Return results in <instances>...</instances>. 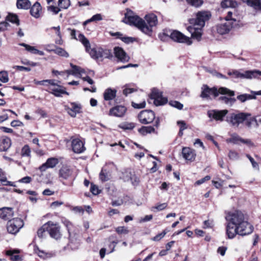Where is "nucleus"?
I'll return each mask as SVG.
<instances>
[{"mask_svg":"<svg viewBox=\"0 0 261 261\" xmlns=\"http://www.w3.org/2000/svg\"><path fill=\"white\" fill-rule=\"evenodd\" d=\"M227 221L226 234L229 239H233L238 234L246 236L253 230V226L245 220L243 213L240 211L229 212L226 216Z\"/></svg>","mask_w":261,"mask_h":261,"instance_id":"1","label":"nucleus"},{"mask_svg":"<svg viewBox=\"0 0 261 261\" xmlns=\"http://www.w3.org/2000/svg\"><path fill=\"white\" fill-rule=\"evenodd\" d=\"M219 94L227 95L230 97L234 95V91L226 87H220L217 89L216 87L210 88L207 85H203L202 87V92L200 96L203 98H208L211 95L215 97H217Z\"/></svg>","mask_w":261,"mask_h":261,"instance_id":"2","label":"nucleus"},{"mask_svg":"<svg viewBox=\"0 0 261 261\" xmlns=\"http://www.w3.org/2000/svg\"><path fill=\"white\" fill-rule=\"evenodd\" d=\"M126 12L124 14V17L122 20V22L130 25L135 26L141 31L142 25L144 24V20L136 15L135 13L129 9H126Z\"/></svg>","mask_w":261,"mask_h":261,"instance_id":"3","label":"nucleus"},{"mask_svg":"<svg viewBox=\"0 0 261 261\" xmlns=\"http://www.w3.org/2000/svg\"><path fill=\"white\" fill-rule=\"evenodd\" d=\"M247 116L246 112L237 111L235 113L229 114L226 117L225 121L229 125L234 128H238L240 125L244 122Z\"/></svg>","mask_w":261,"mask_h":261,"instance_id":"4","label":"nucleus"},{"mask_svg":"<svg viewBox=\"0 0 261 261\" xmlns=\"http://www.w3.org/2000/svg\"><path fill=\"white\" fill-rule=\"evenodd\" d=\"M144 18L146 21L144 20V24L142 25L141 32L150 36L152 32V28L156 26L158 23L157 16L153 13H150L146 15Z\"/></svg>","mask_w":261,"mask_h":261,"instance_id":"5","label":"nucleus"},{"mask_svg":"<svg viewBox=\"0 0 261 261\" xmlns=\"http://www.w3.org/2000/svg\"><path fill=\"white\" fill-rule=\"evenodd\" d=\"M211 17V14L209 11H201L196 13L195 18L190 19L189 22L194 26L202 28L205 25V22Z\"/></svg>","mask_w":261,"mask_h":261,"instance_id":"6","label":"nucleus"},{"mask_svg":"<svg viewBox=\"0 0 261 261\" xmlns=\"http://www.w3.org/2000/svg\"><path fill=\"white\" fill-rule=\"evenodd\" d=\"M228 74L229 75H233L236 78L251 79L257 78L261 76V71L257 70H248L244 73H241L237 70H234L232 72H228Z\"/></svg>","mask_w":261,"mask_h":261,"instance_id":"7","label":"nucleus"},{"mask_svg":"<svg viewBox=\"0 0 261 261\" xmlns=\"http://www.w3.org/2000/svg\"><path fill=\"white\" fill-rule=\"evenodd\" d=\"M23 225L24 223L21 219L18 218L12 219L9 220L7 223V230L10 233L16 234Z\"/></svg>","mask_w":261,"mask_h":261,"instance_id":"8","label":"nucleus"},{"mask_svg":"<svg viewBox=\"0 0 261 261\" xmlns=\"http://www.w3.org/2000/svg\"><path fill=\"white\" fill-rule=\"evenodd\" d=\"M59 177L63 180H73L75 177L73 169L69 166H63L59 170Z\"/></svg>","mask_w":261,"mask_h":261,"instance_id":"9","label":"nucleus"},{"mask_svg":"<svg viewBox=\"0 0 261 261\" xmlns=\"http://www.w3.org/2000/svg\"><path fill=\"white\" fill-rule=\"evenodd\" d=\"M149 97L151 99L153 100V103L156 106L165 105L168 101L166 97H163L162 92L155 88L152 89Z\"/></svg>","mask_w":261,"mask_h":261,"instance_id":"10","label":"nucleus"},{"mask_svg":"<svg viewBox=\"0 0 261 261\" xmlns=\"http://www.w3.org/2000/svg\"><path fill=\"white\" fill-rule=\"evenodd\" d=\"M169 36L172 40L178 43H184L189 45L192 43V42L189 37L185 36L179 31L176 30L172 31Z\"/></svg>","mask_w":261,"mask_h":261,"instance_id":"11","label":"nucleus"},{"mask_svg":"<svg viewBox=\"0 0 261 261\" xmlns=\"http://www.w3.org/2000/svg\"><path fill=\"white\" fill-rule=\"evenodd\" d=\"M47 223V233L50 237L59 240L61 238L62 234L60 231V227L58 223H54L52 221H48Z\"/></svg>","mask_w":261,"mask_h":261,"instance_id":"12","label":"nucleus"},{"mask_svg":"<svg viewBox=\"0 0 261 261\" xmlns=\"http://www.w3.org/2000/svg\"><path fill=\"white\" fill-rule=\"evenodd\" d=\"M139 121L142 124H149L155 119V114L151 110L142 111L138 115Z\"/></svg>","mask_w":261,"mask_h":261,"instance_id":"13","label":"nucleus"},{"mask_svg":"<svg viewBox=\"0 0 261 261\" xmlns=\"http://www.w3.org/2000/svg\"><path fill=\"white\" fill-rule=\"evenodd\" d=\"M227 110H211L207 111L208 117L217 121H222L224 117L228 114Z\"/></svg>","mask_w":261,"mask_h":261,"instance_id":"14","label":"nucleus"},{"mask_svg":"<svg viewBox=\"0 0 261 261\" xmlns=\"http://www.w3.org/2000/svg\"><path fill=\"white\" fill-rule=\"evenodd\" d=\"M48 91L56 97H61L62 94L69 95V93L66 91V88L59 85L56 87H49Z\"/></svg>","mask_w":261,"mask_h":261,"instance_id":"15","label":"nucleus"},{"mask_svg":"<svg viewBox=\"0 0 261 261\" xmlns=\"http://www.w3.org/2000/svg\"><path fill=\"white\" fill-rule=\"evenodd\" d=\"M114 53L115 57L122 62H126L129 60V57L121 47H115Z\"/></svg>","mask_w":261,"mask_h":261,"instance_id":"16","label":"nucleus"},{"mask_svg":"<svg viewBox=\"0 0 261 261\" xmlns=\"http://www.w3.org/2000/svg\"><path fill=\"white\" fill-rule=\"evenodd\" d=\"M182 154L185 160L191 162L195 160L196 155L195 150L189 147H183Z\"/></svg>","mask_w":261,"mask_h":261,"instance_id":"17","label":"nucleus"},{"mask_svg":"<svg viewBox=\"0 0 261 261\" xmlns=\"http://www.w3.org/2000/svg\"><path fill=\"white\" fill-rule=\"evenodd\" d=\"M246 114H247V116L244 122L245 125L249 128H251L253 126L257 128L259 124L255 117L252 116L251 114L249 113L246 112Z\"/></svg>","mask_w":261,"mask_h":261,"instance_id":"18","label":"nucleus"},{"mask_svg":"<svg viewBox=\"0 0 261 261\" xmlns=\"http://www.w3.org/2000/svg\"><path fill=\"white\" fill-rule=\"evenodd\" d=\"M73 151L77 153L83 152L85 150L83 142L79 139H73L72 141Z\"/></svg>","mask_w":261,"mask_h":261,"instance_id":"19","label":"nucleus"},{"mask_svg":"<svg viewBox=\"0 0 261 261\" xmlns=\"http://www.w3.org/2000/svg\"><path fill=\"white\" fill-rule=\"evenodd\" d=\"M232 27V23L230 21H226L224 23H221L217 25V31L221 34L224 35L228 33Z\"/></svg>","mask_w":261,"mask_h":261,"instance_id":"20","label":"nucleus"},{"mask_svg":"<svg viewBox=\"0 0 261 261\" xmlns=\"http://www.w3.org/2000/svg\"><path fill=\"white\" fill-rule=\"evenodd\" d=\"M59 163L57 158H50L47 159L46 162L39 167L41 171H45L48 168L55 167Z\"/></svg>","mask_w":261,"mask_h":261,"instance_id":"21","label":"nucleus"},{"mask_svg":"<svg viewBox=\"0 0 261 261\" xmlns=\"http://www.w3.org/2000/svg\"><path fill=\"white\" fill-rule=\"evenodd\" d=\"M14 215L13 208L11 207H5L0 208V218L7 220L11 218Z\"/></svg>","mask_w":261,"mask_h":261,"instance_id":"22","label":"nucleus"},{"mask_svg":"<svg viewBox=\"0 0 261 261\" xmlns=\"http://www.w3.org/2000/svg\"><path fill=\"white\" fill-rule=\"evenodd\" d=\"M229 142H232L234 144H237L238 141L246 144L249 146H253L254 144L249 139H244L240 137L236 134H233L231 135V138L228 140Z\"/></svg>","mask_w":261,"mask_h":261,"instance_id":"23","label":"nucleus"},{"mask_svg":"<svg viewBox=\"0 0 261 261\" xmlns=\"http://www.w3.org/2000/svg\"><path fill=\"white\" fill-rule=\"evenodd\" d=\"M126 108L124 106H118L110 110L109 114L116 117H122L126 112Z\"/></svg>","mask_w":261,"mask_h":261,"instance_id":"24","label":"nucleus"},{"mask_svg":"<svg viewBox=\"0 0 261 261\" xmlns=\"http://www.w3.org/2000/svg\"><path fill=\"white\" fill-rule=\"evenodd\" d=\"M81 106L75 102L70 103V106L66 109L68 113L72 117H75L77 113L80 112Z\"/></svg>","mask_w":261,"mask_h":261,"instance_id":"25","label":"nucleus"},{"mask_svg":"<svg viewBox=\"0 0 261 261\" xmlns=\"http://www.w3.org/2000/svg\"><path fill=\"white\" fill-rule=\"evenodd\" d=\"M188 30L191 33V36L193 38L197 39L199 41L202 36V28L198 26H194V27H189Z\"/></svg>","mask_w":261,"mask_h":261,"instance_id":"26","label":"nucleus"},{"mask_svg":"<svg viewBox=\"0 0 261 261\" xmlns=\"http://www.w3.org/2000/svg\"><path fill=\"white\" fill-rule=\"evenodd\" d=\"M101 48H93L87 51L94 60L101 61Z\"/></svg>","mask_w":261,"mask_h":261,"instance_id":"27","label":"nucleus"},{"mask_svg":"<svg viewBox=\"0 0 261 261\" xmlns=\"http://www.w3.org/2000/svg\"><path fill=\"white\" fill-rule=\"evenodd\" d=\"M11 145V140L9 138L3 137L0 140V151H7Z\"/></svg>","mask_w":261,"mask_h":261,"instance_id":"28","label":"nucleus"},{"mask_svg":"<svg viewBox=\"0 0 261 261\" xmlns=\"http://www.w3.org/2000/svg\"><path fill=\"white\" fill-rule=\"evenodd\" d=\"M41 10L40 4L36 2L31 7L30 10L31 14L35 18H38L40 16V12Z\"/></svg>","mask_w":261,"mask_h":261,"instance_id":"29","label":"nucleus"},{"mask_svg":"<svg viewBox=\"0 0 261 261\" xmlns=\"http://www.w3.org/2000/svg\"><path fill=\"white\" fill-rule=\"evenodd\" d=\"M248 6L251 7L256 10H261V0H242Z\"/></svg>","mask_w":261,"mask_h":261,"instance_id":"30","label":"nucleus"},{"mask_svg":"<svg viewBox=\"0 0 261 261\" xmlns=\"http://www.w3.org/2000/svg\"><path fill=\"white\" fill-rule=\"evenodd\" d=\"M99 178L103 182L107 181L111 178V174L109 171L102 168L99 173Z\"/></svg>","mask_w":261,"mask_h":261,"instance_id":"31","label":"nucleus"},{"mask_svg":"<svg viewBox=\"0 0 261 261\" xmlns=\"http://www.w3.org/2000/svg\"><path fill=\"white\" fill-rule=\"evenodd\" d=\"M116 90L108 88L104 92L103 96L106 100H112L116 96Z\"/></svg>","mask_w":261,"mask_h":261,"instance_id":"32","label":"nucleus"},{"mask_svg":"<svg viewBox=\"0 0 261 261\" xmlns=\"http://www.w3.org/2000/svg\"><path fill=\"white\" fill-rule=\"evenodd\" d=\"M55 48H56L55 49H48L46 48V50L48 51H53L57 55L62 57H68L69 56L68 53L63 48L56 46Z\"/></svg>","mask_w":261,"mask_h":261,"instance_id":"33","label":"nucleus"},{"mask_svg":"<svg viewBox=\"0 0 261 261\" xmlns=\"http://www.w3.org/2000/svg\"><path fill=\"white\" fill-rule=\"evenodd\" d=\"M112 36H116L117 38H120L124 42L128 44L132 43L134 41V39L132 37H122V34L120 32L112 33H111Z\"/></svg>","mask_w":261,"mask_h":261,"instance_id":"34","label":"nucleus"},{"mask_svg":"<svg viewBox=\"0 0 261 261\" xmlns=\"http://www.w3.org/2000/svg\"><path fill=\"white\" fill-rule=\"evenodd\" d=\"M237 5V2L235 0H223L221 3V6L223 8H236Z\"/></svg>","mask_w":261,"mask_h":261,"instance_id":"35","label":"nucleus"},{"mask_svg":"<svg viewBox=\"0 0 261 261\" xmlns=\"http://www.w3.org/2000/svg\"><path fill=\"white\" fill-rule=\"evenodd\" d=\"M16 5L18 9H28L31 4L29 0H17Z\"/></svg>","mask_w":261,"mask_h":261,"instance_id":"36","label":"nucleus"},{"mask_svg":"<svg viewBox=\"0 0 261 261\" xmlns=\"http://www.w3.org/2000/svg\"><path fill=\"white\" fill-rule=\"evenodd\" d=\"M256 97L255 95H252L249 94H242L238 95L237 99L240 101L241 102H245L246 101L250 99H255Z\"/></svg>","mask_w":261,"mask_h":261,"instance_id":"37","label":"nucleus"},{"mask_svg":"<svg viewBox=\"0 0 261 261\" xmlns=\"http://www.w3.org/2000/svg\"><path fill=\"white\" fill-rule=\"evenodd\" d=\"M138 132L142 135L145 136L147 134H150L155 132V129L151 126H142L138 129Z\"/></svg>","mask_w":261,"mask_h":261,"instance_id":"38","label":"nucleus"},{"mask_svg":"<svg viewBox=\"0 0 261 261\" xmlns=\"http://www.w3.org/2000/svg\"><path fill=\"white\" fill-rule=\"evenodd\" d=\"M79 40L82 43V44L84 45L86 50L88 51L89 49H90V43L89 40L85 37V36L82 34H80L79 35Z\"/></svg>","mask_w":261,"mask_h":261,"instance_id":"39","label":"nucleus"},{"mask_svg":"<svg viewBox=\"0 0 261 261\" xmlns=\"http://www.w3.org/2000/svg\"><path fill=\"white\" fill-rule=\"evenodd\" d=\"M219 100L229 106H232L236 101L235 98L228 97L224 96L220 97Z\"/></svg>","mask_w":261,"mask_h":261,"instance_id":"40","label":"nucleus"},{"mask_svg":"<svg viewBox=\"0 0 261 261\" xmlns=\"http://www.w3.org/2000/svg\"><path fill=\"white\" fill-rule=\"evenodd\" d=\"M70 66L72 68V70H67L66 72L68 74H75L84 72V69H82L80 67L74 65L72 63L70 64Z\"/></svg>","mask_w":261,"mask_h":261,"instance_id":"41","label":"nucleus"},{"mask_svg":"<svg viewBox=\"0 0 261 261\" xmlns=\"http://www.w3.org/2000/svg\"><path fill=\"white\" fill-rule=\"evenodd\" d=\"M6 20L15 23L17 25L20 24L17 15L14 14L9 13L6 17Z\"/></svg>","mask_w":261,"mask_h":261,"instance_id":"42","label":"nucleus"},{"mask_svg":"<svg viewBox=\"0 0 261 261\" xmlns=\"http://www.w3.org/2000/svg\"><path fill=\"white\" fill-rule=\"evenodd\" d=\"M47 232V223L44 224L37 231V235L40 238H43L46 236Z\"/></svg>","mask_w":261,"mask_h":261,"instance_id":"43","label":"nucleus"},{"mask_svg":"<svg viewBox=\"0 0 261 261\" xmlns=\"http://www.w3.org/2000/svg\"><path fill=\"white\" fill-rule=\"evenodd\" d=\"M101 61L104 58L111 59L113 57L112 51L110 49H104L101 48Z\"/></svg>","mask_w":261,"mask_h":261,"instance_id":"44","label":"nucleus"},{"mask_svg":"<svg viewBox=\"0 0 261 261\" xmlns=\"http://www.w3.org/2000/svg\"><path fill=\"white\" fill-rule=\"evenodd\" d=\"M187 3L194 7H199L203 4V0H186Z\"/></svg>","mask_w":261,"mask_h":261,"instance_id":"45","label":"nucleus"},{"mask_svg":"<svg viewBox=\"0 0 261 261\" xmlns=\"http://www.w3.org/2000/svg\"><path fill=\"white\" fill-rule=\"evenodd\" d=\"M177 124L179 126V131L178 132V136L181 137L184 133L183 131L187 128V126L184 121H178Z\"/></svg>","mask_w":261,"mask_h":261,"instance_id":"46","label":"nucleus"},{"mask_svg":"<svg viewBox=\"0 0 261 261\" xmlns=\"http://www.w3.org/2000/svg\"><path fill=\"white\" fill-rule=\"evenodd\" d=\"M15 251H12L11 250H8L7 251V254L11 256V259L13 261H20L21 258L18 255H14Z\"/></svg>","mask_w":261,"mask_h":261,"instance_id":"47","label":"nucleus"},{"mask_svg":"<svg viewBox=\"0 0 261 261\" xmlns=\"http://www.w3.org/2000/svg\"><path fill=\"white\" fill-rule=\"evenodd\" d=\"M246 156L249 159V160L251 162L252 167L254 169H255L257 171H259V167L258 164L254 161V159L252 157H251V156L250 155H249L248 154H247L246 155Z\"/></svg>","mask_w":261,"mask_h":261,"instance_id":"48","label":"nucleus"},{"mask_svg":"<svg viewBox=\"0 0 261 261\" xmlns=\"http://www.w3.org/2000/svg\"><path fill=\"white\" fill-rule=\"evenodd\" d=\"M70 5V0H59V6L60 8L67 9Z\"/></svg>","mask_w":261,"mask_h":261,"instance_id":"49","label":"nucleus"},{"mask_svg":"<svg viewBox=\"0 0 261 261\" xmlns=\"http://www.w3.org/2000/svg\"><path fill=\"white\" fill-rule=\"evenodd\" d=\"M0 81L4 83L8 82V73L7 71H2L0 72Z\"/></svg>","mask_w":261,"mask_h":261,"instance_id":"50","label":"nucleus"},{"mask_svg":"<svg viewBox=\"0 0 261 261\" xmlns=\"http://www.w3.org/2000/svg\"><path fill=\"white\" fill-rule=\"evenodd\" d=\"M167 206V203H163L160 204H158L156 206H153L151 208V211L155 212V210L158 211H162L166 208Z\"/></svg>","mask_w":261,"mask_h":261,"instance_id":"51","label":"nucleus"},{"mask_svg":"<svg viewBox=\"0 0 261 261\" xmlns=\"http://www.w3.org/2000/svg\"><path fill=\"white\" fill-rule=\"evenodd\" d=\"M169 105L178 110H181L183 108V105L180 102L175 100H171L169 102Z\"/></svg>","mask_w":261,"mask_h":261,"instance_id":"52","label":"nucleus"},{"mask_svg":"<svg viewBox=\"0 0 261 261\" xmlns=\"http://www.w3.org/2000/svg\"><path fill=\"white\" fill-rule=\"evenodd\" d=\"M31 150L28 145H24L21 150V155L22 156H29L30 155Z\"/></svg>","mask_w":261,"mask_h":261,"instance_id":"53","label":"nucleus"},{"mask_svg":"<svg viewBox=\"0 0 261 261\" xmlns=\"http://www.w3.org/2000/svg\"><path fill=\"white\" fill-rule=\"evenodd\" d=\"M0 181L3 183L4 186H10L12 187H16V185L12 182L8 181L6 176H3L1 177Z\"/></svg>","mask_w":261,"mask_h":261,"instance_id":"54","label":"nucleus"},{"mask_svg":"<svg viewBox=\"0 0 261 261\" xmlns=\"http://www.w3.org/2000/svg\"><path fill=\"white\" fill-rule=\"evenodd\" d=\"M116 231L118 234H127L129 231L127 228L124 226H119L116 228Z\"/></svg>","mask_w":261,"mask_h":261,"instance_id":"55","label":"nucleus"},{"mask_svg":"<svg viewBox=\"0 0 261 261\" xmlns=\"http://www.w3.org/2000/svg\"><path fill=\"white\" fill-rule=\"evenodd\" d=\"M210 72L214 76L216 77L218 79H227L228 78L224 75L222 74L221 73L217 72L216 70H212L210 71Z\"/></svg>","mask_w":261,"mask_h":261,"instance_id":"56","label":"nucleus"},{"mask_svg":"<svg viewBox=\"0 0 261 261\" xmlns=\"http://www.w3.org/2000/svg\"><path fill=\"white\" fill-rule=\"evenodd\" d=\"M135 127L134 123H127L122 125L121 127L124 129H132Z\"/></svg>","mask_w":261,"mask_h":261,"instance_id":"57","label":"nucleus"},{"mask_svg":"<svg viewBox=\"0 0 261 261\" xmlns=\"http://www.w3.org/2000/svg\"><path fill=\"white\" fill-rule=\"evenodd\" d=\"M166 233V231L165 230H164L162 232L159 233L154 237H153L152 239V240L154 241H159L165 236Z\"/></svg>","mask_w":261,"mask_h":261,"instance_id":"58","label":"nucleus"},{"mask_svg":"<svg viewBox=\"0 0 261 261\" xmlns=\"http://www.w3.org/2000/svg\"><path fill=\"white\" fill-rule=\"evenodd\" d=\"M90 191L94 195H97L99 193L97 186L93 184H91Z\"/></svg>","mask_w":261,"mask_h":261,"instance_id":"59","label":"nucleus"},{"mask_svg":"<svg viewBox=\"0 0 261 261\" xmlns=\"http://www.w3.org/2000/svg\"><path fill=\"white\" fill-rule=\"evenodd\" d=\"M132 105L134 108H135L136 109H142V108H145L146 103H145V101H144L142 102H141L140 103H136L133 102L132 103Z\"/></svg>","mask_w":261,"mask_h":261,"instance_id":"60","label":"nucleus"},{"mask_svg":"<svg viewBox=\"0 0 261 261\" xmlns=\"http://www.w3.org/2000/svg\"><path fill=\"white\" fill-rule=\"evenodd\" d=\"M228 156L231 160H236L238 158V154L234 151L230 150Z\"/></svg>","mask_w":261,"mask_h":261,"instance_id":"61","label":"nucleus"},{"mask_svg":"<svg viewBox=\"0 0 261 261\" xmlns=\"http://www.w3.org/2000/svg\"><path fill=\"white\" fill-rule=\"evenodd\" d=\"M211 179V176L209 175H206L204 177L196 181L195 182L196 185H200L203 183H204L205 181L209 180Z\"/></svg>","mask_w":261,"mask_h":261,"instance_id":"62","label":"nucleus"},{"mask_svg":"<svg viewBox=\"0 0 261 261\" xmlns=\"http://www.w3.org/2000/svg\"><path fill=\"white\" fill-rule=\"evenodd\" d=\"M91 20V21H100L102 19V16L100 14H96L95 15H94L91 18H90Z\"/></svg>","mask_w":261,"mask_h":261,"instance_id":"63","label":"nucleus"},{"mask_svg":"<svg viewBox=\"0 0 261 261\" xmlns=\"http://www.w3.org/2000/svg\"><path fill=\"white\" fill-rule=\"evenodd\" d=\"M130 180L133 185L134 186H137L140 182L139 178L135 175H133L130 177Z\"/></svg>","mask_w":261,"mask_h":261,"instance_id":"64","label":"nucleus"}]
</instances>
